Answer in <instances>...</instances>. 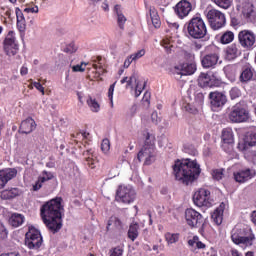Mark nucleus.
<instances>
[{"label":"nucleus","mask_w":256,"mask_h":256,"mask_svg":"<svg viewBox=\"0 0 256 256\" xmlns=\"http://www.w3.org/2000/svg\"><path fill=\"white\" fill-rule=\"evenodd\" d=\"M63 198L56 197L46 202L40 209V215L47 229L52 233H57L63 227L61 211H63Z\"/></svg>","instance_id":"nucleus-1"},{"label":"nucleus","mask_w":256,"mask_h":256,"mask_svg":"<svg viewBox=\"0 0 256 256\" xmlns=\"http://www.w3.org/2000/svg\"><path fill=\"white\" fill-rule=\"evenodd\" d=\"M173 174L176 181L183 185H192L201 175V165L197 163V160H177L173 165Z\"/></svg>","instance_id":"nucleus-2"},{"label":"nucleus","mask_w":256,"mask_h":256,"mask_svg":"<svg viewBox=\"0 0 256 256\" xmlns=\"http://www.w3.org/2000/svg\"><path fill=\"white\" fill-rule=\"evenodd\" d=\"M145 143L138 152V161H144V165H151L155 161L157 153L155 152V135L145 132Z\"/></svg>","instance_id":"nucleus-3"},{"label":"nucleus","mask_w":256,"mask_h":256,"mask_svg":"<svg viewBox=\"0 0 256 256\" xmlns=\"http://www.w3.org/2000/svg\"><path fill=\"white\" fill-rule=\"evenodd\" d=\"M187 31L193 39H203L207 36V26L201 17L192 18L188 23Z\"/></svg>","instance_id":"nucleus-4"},{"label":"nucleus","mask_w":256,"mask_h":256,"mask_svg":"<svg viewBox=\"0 0 256 256\" xmlns=\"http://www.w3.org/2000/svg\"><path fill=\"white\" fill-rule=\"evenodd\" d=\"M231 239L235 245H244V247H251L255 241V234L251 229H236L231 235Z\"/></svg>","instance_id":"nucleus-5"},{"label":"nucleus","mask_w":256,"mask_h":256,"mask_svg":"<svg viewBox=\"0 0 256 256\" xmlns=\"http://www.w3.org/2000/svg\"><path fill=\"white\" fill-rule=\"evenodd\" d=\"M206 17L213 31H219V29H223V27H225L227 24V18H225V14L217 9L209 10L206 14Z\"/></svg>","instance_id":"nucleus-6"},{"label":"nucleus","mask_w":256,"mask_h":256,"mask_svg":"<svg viewBox=\"0 0 256 256\" xmlns=\"http://www.w3.org/2000/svg\"><path fill=\"white\" fill-rule=\"evenodd\" d=\"M137 198V193L135 192V189L131 186H125L121 185L117 189L116 192V201H119L120 203H125L126 205H129L135 201Z\"/></svg>","instance_id":"nucleus-7"},{"label":"nucleus","mask_w":256,"mask_h":256,"mask_svg":"<svg viewBox=\"0 0 256 256\" xmlns=\"http://www.w3.org/2000/svg\"><path fill=\"white\" fill-rule=\"evenodd\" d=\"M229 120L232 123H247L249 121V111L241 104H236L229 113Z\"/></svg>","instance_id":"nucleus-8"},{"label":"nucleus","mask_w":256,"mask_h":256,"mask_svg":"<svg viewBox=\"0 0 256 256\" xmlns=\"http://www.w3.org/2000/svg\"><path fill=\"white\" fill-rule=\"evenodd\" d=\"M25 245L28 246V249H39L43 245L41 232L35 228H30L26 233Z\"/></svg>","instance_id":"nucleus-9"},{"label":"nucleus","mask_w":256,"mask_h":256,"mask_svg":"<svg viewBox=\"0 0 256 256\" xmlns=\"http://www.w3.org/2000/svg\"><path fill=\"white\" fill-rule=\"evenodd\" d=\"M238 41L243 49H246V51H251V49L255 47V33L249 30H242L238 33Z\"/></svg>","instance_id":"nucleus-10"},{"label":"nucleus","mask_w":256,"mask_h":256,"mask_svg":"<svg viewBox=\"0 0 256 256\" xmlns=\"http://www.w3.org/2000/svg\"><path fill=\"white\" fill-rule=\"evenodd\" d=\"M185 219H186L187 225H189V227H191L192 229L203 227V223H204L203 215H201V213L197 212V210L193 208L186 209Z\"/></svg>","instance_id":"nucleus-11"},{"label":"nucleus","mask_w":256,"mask_h":256,"mask_svg":"<svg viewBox=\"0 0 256 256\" xmlns=\"http://www.w3.org/2000/svg\"><path fill=\"white\" fill-rule=\"evenodd\" d=\"M4 51L9 57L17 55L19 44L15 41V32L9 31L3 42Z\"/></svg>","instance_id":"nucleus-12"},{"label":"nucleus","mask_w":256,"mask_h":256,"mask_svg":"<svg viewBox=\"0 0 256 256\" xmlns=\"http://www.w3.org/2000/svg\"><path fill=\"white\" fill-rule=\"evenodd\" d=\"M210 105L213 111L221 109L227 103V96L223 92H211L209 94Z\"/></svg>","instance_id":"nucleus-13"},{"label":"nucleus","mask_w":256,"mask_h":256,"mask_svg":"<svg viewBox=\"0 0 256 256\" xmlns=\"http://www.w3.org/2000/svg\"><path fill=\"white\" fill-rule=\"evenodd\" d=\"M193 10V5L187 0H181L174 7V12L179 19H185L189 13Z\"/></svg>","instance_id":"nucleus-14"},{"label":"nucleus","mask_w":256,"mask_h":256,"mask_svg":"<svg viewBox=\"0 0 256 256\" xmlns=\"http://www.w3.org/2000/svg\"><path fill=\"white\" fill-rule=\"evenodd\" d=\"M209 195L211 192L206 189H200L193 196V201L197 207H209L211 202H209Z\"/></svg>","instance_id":"nucleus-15"},{"label":"nucleus","mask_w":256,"mask_h":256,"mask_svg":"<svg viewBox=\"0 0 256 256\" xmlns=\"http://www.w3.org/2000/svg\"><path fill=\"white\" fill-rule=\"evenodd\" d=\"M15 177H17V169L15 168L0 170V189L5 188L7 183H9L11 179H15Z\"/></svg>","instance_id":"nucleus-16"},{"label":"nucleus","mask_w":256,"mask_h":256,"mask_svg":"<svg viewBox=\"0 0 256 256\" xmlns=\"http://www.w3.org/2000/svg\"><path fill=\"white\" fill-rule=\"evenodd\" d=\"M198 85L202 89H207V87H217L219 85V80L212 78L208 73H200L198 77Z\"/></svg>","instance_id":"nucleus-17"},{"label":"nucleus","mask_w":256,"mask_h":256,"mask_svg":"<svg viewBox=\"0 0 256 256\" xmlns=\"http://www.w3.org/2000/svg\"><path fill=\"white\" fill-rule=\"evenodd\" d=\"M255 175H256L255 169L247 168L234 174V179L235 181H237V183H245L246 181H249V179H253Z\"/></svg>","instance_id":"nucleus-18"},{"label":"nucleus","mask_w":256,"mask_h":256,"mask_svg":"<svg viewBox=\"0 0 256 256\" xmlns=\"http://www.w3.org/2000/svg\"><path fill=\"white\" fill-rule=\"evenodd\" d=\"M37 129V123L33 118H27L21 122L18 132L24 135H29V133H33Z\"/></svg>","instance_id":"nucleus-19"},{"label":"nucleus","mask_w":256,"mask_h":256,"mask_svg":"<svg viewBox=\"0 0 256 256\" xmlns=\"http://www.w3.org/2000/svg\"><path fill=\"white\" fill-rule=\"evenodd\" d=\"M242 13L251 23L256 20L255 10H253V4L251 2L245 1L242 3Z\"/></svg>","instance_id":"nucleus-20"},{"label":"nucleus","mask_w":256,"mask_h":256,"mask_svg":"<svg viewBox=\"0 0 256 256\" xmlns=\"http://www.w3.org/2000/svg\"><path fill=\"white\" fill-rule=\"evenodd\" d=\"M219 61V55L216 53L205 55L202 60V67L204 69H211V67H215Z\"/></svg>","instance_id":"nucleus-21"},{"label":"nucleus","mask_w":256,"mask_h":256,"mask_svg":"<svg viewBox=\"0 0 256 256\" xmlns=\"http://www.w3.org/2000/svg\"><path fill=\"white\" fill-rule=\"evenodd\" d=\"M241 55V51L239 50V46L237 44H231L226 49V59L228 61H233V59H237Z\"/></svg>","instance_id":"nucleus-22"},{"label":"nucleus","mask_w":256,"mask_h":256,"mask_svg":"<svg viewBox=\"0 0 256 256\" xmlns=\"http://www.w3.org/2000/svg\"><path fill=\"white\" fill-rule=\"evenodd\" d=\"M114 13L117 15V23L120 29H125V23H127V18L123 15L121 11V5L117 4L114 7Z\"/></svg>","instance_id":"nucleus-23"},{"label":"nucleus","mask_w":256,"mask_h":256,"mask_svg":"<svg viewBox=\"0 0 256 256\" xmlns=\"http://www.w3.org/2000/svg\"><path fill=\"white\" fill-rule=\"evenodd\" d=\"M225 209V204L221 203L220 206L213 212L212 219L217 225L223 223V211Z\"/></svg>","instance_id":"nucleus-24"},{"label":"nucleus","mask_w":256,"mask_h":256,"mask_svg":"<svg viewBox=\"0 0 256 256\" xmlns=\"http://www.w3.org/2000/svg\"><path fill=\"white\" fill-rule=\"evenodd\" d=\"M9 223L12 227H21L25 223V216L19 213H13L9 218Z\"/></svg>","instance_id":"nucleus-25"},{"label":"nucleus","mask_w":256,"mask_h":256,"mask_svg":"<svg viewBox=\"0 0 256 256\" xmlns=\"http://www.w3.org/2000/svg\"><path fill=\"white\" fill-rule=\"evenodd\" d=\"M21 195V190L19 188H11L10 190H4L1 192V199H15Z\"/></svg>","instance_id":"nucleus-26"},{"label":"nucleus","mask_w":256,"mask_h":256,"mask_svg":"<svg viewBox=\"0 0 256 256\" xmlns=\"http://www.w3.org/2000/svg\"><path fill=\"white\" fill-rule=\"evenodd\" d=\"M16 17H17V27L19 31L23 32L27 28V23L25 21V16L23 15V12L16 8Z\"/></svg>","instance_id":"nucleus-27"},{"label":"nucleus","mask_w":256,"mask_h":256,"mask_svg":"<svg viewBox=\"0 0 256 256\" xmlns=\"http://www.w3.org/2000/svg\"><path fill=\"white\" fill-rule=\"evenodd\" d=\"M182 75H193L197 71V64L195 63H183L181 65Z\"/></svg>","instance_id":"nucleus-28"},{"label":"nucleus","mask_w":256,"mask_h":256,"mask_svg":"<svg viewBox=\"0 0 256 256\" xmlns=\"http://www.w3.org/2000/svg\"><path fill=\"white\" fill-rule=\"evenodd\" d=\"M222 141L224 145H231L233 143V130L231 128L223 129Z\"/></svg>","instance_id":"nucleus-29"},{"label":"nucleus","mask_w":256,"mask_h":256,"mask_svg":"<svg viewBox=\"0 0 256 256\" xmlns=\"http://www.w3.org/2000/svg\"><path fill=\"white\" fill-rule=\"evenodd\" d=\"M128 237L131 239V241H135V239L139 237V224L133 223L130 225Z\"/></svg>","instance_id":"nucleus-30"},{"label":"nucleus","mask_w":256,"mask_h":256,"mask_svg":"<svg viewBox=\"0 0 256 256\" xmlns=\"http://www.w3.org/2000/svg\"><path fill=\"white\" fill-rule=\"evenodd\" d=\"M251 79H253V69L245 68L240 75L241 83H247L251 81Z\"/></svg>","instance_id":"nucleus-31"},{"label":"nucleus","mask_w":256,"mask_h":256,"mask_svg":"<svg viewBox=\"0 0 256 256\" xmlns=\"http://www.w3.org/2000/svg\"><path fill=\"white\" fill-rule=\"evenodd\" d=\"M235 39V34L232 31H226L220 37V43L222 45H229Z\"/></svg>","instance_id":"nucleus-32"},{"label":"nucleus","mask_w":256,"mask_h":256,"mask_svg":"<svg viewBox=\"0 0 256 256\" xmlns=\"http://www.w3.org/2000/svg\"><path fill=\"white\" fill-rule=\"evenodd\" d=\"M111 225H114V227H116V229H122V227H123V223L116 216H111L110 219L108 220V224L106 227L107 231H109V227H111Z\"/></svg>","instance_id":"nucleus-33"},{"label":"nucleus","mask_w":256,"mask_h":256,"mask_svg":"<svg viewBox=\"0 0 256 256\" xmlns=\"http://www.w3.org/2000/svg\"><path fill=\"white\" fill-rule=\"evenodd\" d=\"M87 105L90 107L93 113H99V110L101 109L99 102H97V100L93 99L92 97H89V99L87 100Z\"/></svg>","instance_id":"nucleus-34"},{"label":"nucleus","mask_w":256,"mask_h":256,"mask_svg":"<svg viewBox=\"0 0 256 256\" xmlns=\"http://www.w3.org/2000/svg\"><path fill=\"white\" fill-rule=\"evenodd\" d=\"M245 147H247V145L249 147H255L256 145V132H251L246 136L245 139Z\"/></svg>","instance_id":"nucleus-35"},{"label":"nucleus","mask_w":256,"mask_h":256,"mask_svg":"<svg viewBox=\"0 0 256 256\" xmlns=\"http://www.w3.org/2000/svg\"><path fill=\"white\" fill-rule=\"evenodd\" d=\"M150 17H151L152 24L156 29L161 27V20H159V15H157V12L150 9Z\"/></svg>","instance_id":"nucleus-36"},{"label":"nucleus","mask_w":256,"mask_h":256,"mask_svg":"<svg viewBox=\"0 0 256 256\" xmlns=\"http://www.w3.org/2000/svg\"><path fill=\"white\" fill-rule=\"evenodd\" d=\"M165 240L169 245H173V243H177V241H179V234H173L168 232L165 234Z\"/></svg>","instance_id":"nucleus-37"},{"label":"nucleus","mask_w":256,"mask_h":256,"mask_svg":"<svg viewBox=\"0 0 256 256\" xmlns=\"http://www.w3.org/2000/svg\"><path fill=\"white\" fill-rule=\"evenodd\" d=\"M215 5L220 7L221 9H229L231 7L232 0H213Z\"/></svg>","instance_id":"nucleus-38"},{"label":"nucleus","mask_w":256,"mask_h":256,"mask_svg":"<svg viewBox=\"0 0 256 256\" xmlns=\"http://www.w3.org/2000/svg\"><path fill=\"white\" fill-rule=\"evenodd\" d=\"M225 174L223 173V169H215L212 171V177L215 181H221Z\"/></svg>","instance_id":"nucleus-39"},{"label":"nucleus","mask_w":256,"mask_h":256,"mask_svg":"<svg viewBox=\"0 0 256 256\" xmlns=\"http://www.w3.org/2000/svg\"><path fill=\"white\" fill-rule=\"evenodd\" d=\"M123 251L124 249L122 246H117L110 250V256H123Z\"/></svg>","instance_id":"nucleus-40"},{"label":"nucleus","mask_w":256,"mask_h":256,"mask_svg":"<svg viewBox=\"0 0 256 256\" xmlns=\"http://www.w3.org/2000/svg\"><path fill=\"white\" fill-rule=\"evenodd\" d=\"M142 104L144 107L149 108V105H151V93L145 92L143 98H142Z\"/></svg>","instance_id":"nucleus-41"},{"label":"nucleus","mask_w":256,"mask_h":256,"mask_svg":"<svg viewBox=\"0 0 256 256\" xmlns=\"http://www.w3.org/2000/svg\"><path fill=\"white\" fill-rule=\"evenodd\" d=\"M101 149L103 153H107V151L111 149V142L109 141V139L106 138L102 140Z\"/></svg>","instance_id":"nucleus-42"},{"label":"nucleus","mask_w":256,"mask_h":256,"mask_svg":"<svg viewBox=\"0 0 256 256\" xmlns=\"http://www.w3.org/2000/svg\"><path fill=\"white\" fill-rule=\"evenodd\" d=\"M230 97H231V99H237V98L241 97V90L237 87H233L230 90Z\"/></svg>","instance_id":"nucleus-43"},{"label":"nucleus","mask_w":256,"mask_h":256,"mask_svg":"<svg viewBox=\"0 0 256 256\" xmlns=\"http://www.w3.org/2000/svg\"><path fill=\"white\" fill-rule=\"evenodd\" d=\"M161 45L164 47V49H166L167 53H171L173 45H171V42L168 39L162 40Z\"/></svg>","instance_id":"nucleus-44"},{"label":"nucleus","mask_w":256,"mask_h":256,"mask_svg":"<svg viewBox=\"0 0 256 256\" xmlns=\"http://www.w3.org/2000/svg\"><path fill=\"white\" fill-rule=\"evenodd\" d=\"M75 51H77V48L75 47L74 43H70L68 45H66V47L64 48V53H75Z\"/></svg>","instance_id":"nucleus-45"},{"label":"nucleus","mask_w":256,"mask_h":256,"mask_svg":"<svg viewBox=\"0 0 256 256\" xmlns=\"http://www.w3.org/2000/svg\"><path fill=\"white\" fill-rule=\"evenodd\" d=\"M144 55H145V49H141L136 53L131 54V57L132 59H134V61H137V59H141V57H144Z\"/></svg>","instance_id":"nucleus-46"},{"label":"nucleus","mask_w":256,"mask_h":256,"mask_svg":"<svg viewBox=\"0 0 256 256\" xmlns=\"http://www.w3.org/2000/svg\"><path fill=\"white\" fill-rule=\"evenodd\" d=\"M133 81H134V83H139V82H137V75H135V74H133L130 78H129V80H127V85H126V88H128V87H130L131 89H133Z\"/></svg>","instance_id":"nucleus-47"},{"label":"nucleus","mask_w":256,"mask_h":256,"mask_svg":"<svg viewBox=\"0 0 256 256\" xmlns=\"http://www.w3.org/2000/svg\"><path fill=\"white\" fill-rule=\"evenodd\" d=\"M84 65V67H83ZM87 66V64L85 63H81V65H75L72 67V70L74 71V73L80 72L83 73V71H85V67Z\"/></svg>","instance_id":"nucleus-48"},{"label":"nucleus","mask_w":256,"mask_h":256,"mask_svg":"<svg viewBox=\"0 0 256 256\" xmlns=\"http://www.w3.org/2000/svg\"><path fill=\"white\" fill-rule=\"evenodd\" d=\"M151 119L154 125H159V123L161 122V118L159 117V114L156 111L152 113Z\"/></svg>","instance_id":"nucleus-49"},{"label":"nucleus","mask_w":256,"mask_h":256,"mask_svg":"<svg viewBox=\"0 0 256 256\" xmlns=\"http://www.w3.org/2000/svg\"><path fill=\"white\" fill-rule=\"evenodd\" d=\"M32 85H33V87H35V89L40 91V93H42V95H45V88L43 87V85H41L40 82H32Z\"/></svg>","instance_id":"nucleus-50"},{"label":"nucleus","mask_w":256,"mask_h":256,"mask_svg":"<svg viewBox=\"0 0 256 256\" xmlns=\"http://www.w3.org/2000/svg\"><path fill=\"white\" fill-rule=\"evenodd\" d=\"M117 82H114L112 85H110L109 90H108V97L111 101V103H113V92L115 91V85Z\"/></svg>","instance_id":"nucleus-51"},{"label":"nucleus","mask_w":256,"mask_h":256,"mask_svg":"<svg viewBox=\"0 0 256 256\" xmlns=\"http://www.w3.org/2000/svg\"><path fill=\"white\" fill-rule=\"evenodd\" d=\"M133 61H135L134 59H133V57L130 55V56H128L126 59H125V61H124V68L125 69H129V67H130V65L133 63Z\"/></svg>","instance_id":"nucleus-52"},{"label":"nucleus","mask_w":256,"mask_h":256,"mask_svg":"<svg viewBox=\"0 0 256 256\" xmlns=\"http://www.w3.org/2000/svg\"><path fill=\"white\" fill-rule=\"evenodd\" d=\"M24 13H39V7H27L24 9Z\"/></svg>","instance_id":"nucleus-53"},{"label":"nucleus","mask_w":256,"mask_h":256,"mask_svg":"<svg viewBox=\"0 0 256 256\" xmlns=\"http://www.w3.org/2000/svg\"><path fill=\"white\" fill-rule=\"evenodd\" d=\"M7 235H9V232L7 231V228L2 226L0 228V237H1V239H7Z\"/></svg>","instance_id":"nucleus-54"},{"label":"nucleus","mask_w":256,"mask_h":256,"mask_svg":"<svg viewBox=\"0 0 256 256\" xmlns=\"http://www.w3.org/2000/svg\"><path fill=\"white\" fill-rule=\"evenodd\" d=\"M137 113V105H133L129 112H128V117L132 118V117H135V114Z\"/></svg>","instance_id":"nucleus-55"},{"label":"nucleus","mask_w":256,"mask_h":256,"mask_svg":"<svg viewBox=\"0 0 256 256\" xmlns=\"http://www.w3.org/2000/svg\"><path fill=\"white\" fill-rule=\"evenodd\" d=\"M93 67H94V69H96L98 75H103L104 73H107V71L105 69H103V67H101L97 64H94Z\"/></svg>","instance_id":"nucleus-56"},{"label":"nucleus","mask_w":256,"mask_h":256,"mask_svg":"<svg viewBox=\"0 0 256 256\" xmlns=\"http://www.w3.org/2000/svg\"><path fill=\"white\" fill-rule=\"evenodd\" d=\"M86 161H87V165L90 166L91 169H95V160H93V158L88 156L86 158Z\"/></svg>","instance_id":"nucleus-57"},{"label":"nucleus","mask_w":256,"mask_h":256,"mask_svg":"<svg viewBox=\"0 0 256 256\" xmlns=\"http://www.w3.org/2000/svg\"><path fill=\"white\" fill-rule=\"evenodd\" d=\"M197 241H199V237L194 236L193 239L188 241V245L190 247H195V245H197Z\"/></svg>","instance_id":"nucleus-58"},{"label":"nucleus","mask_w":256,"mask_h":256,"mask_svg":"<svg viewBox=\"0 0 256 256\" xmlns=\"http://www.w3.org/2000/svg\"><path fill=\"white\" fill-rule=\"evenodd\" d=\"M42 175H44L45 177H46V179H48V181H51V179H53V173H51V172H47V171H43L42 172Z\"/></svg>","instance_id":"nucleus-59"},{"label":"nucleus","mask_w":256,"mask_h":256,"mask_svg":"<svg viewBox=\"0 0 256 256\" xmlns=\"http://www.w3.org/2000/svg\"><path fill=\"white\" fill-rule=\"evenodd\" d=\"M41 187H43V184L41 182H39V180L35 183V185L33 186L34 191H39V189H41Z\"/></svg>","instance_id":"nucleus-60"},{"label":"nucleus","mask_w":256,"mask_h":256,"mask_svg":"<svg viewBox=\"0 0 256 256\" xmlns=\"http://www.w3.org/2000/svg\"><path fill=\"white\" fill-rule=\"evenodd\" d=\"M186 111L189 113H197V109L191 108V104L186 105Z\"/></svg>","instance_id":"nucleus-61"},{"label":"nucleus","mask_w":256,"mask_h":256,"mask_svg":"<svg viewBox=\"0 0 256 256\" xmlns=\"http://www.w3.org/2000/svg\"><path fill=\"white\" fill-rule=\"evenodd\" d=\"M0 256H21V254H19V252H10L1 254Z\"/></svg>","instance_id":"nucleus-62"},{"label":"nucleus","mask_w":256,"mask_h":256,"mask_svg":"<svg viewBox=\"0 0 256 256\" xmlns=\"http://www.w3.org/2000/svg\"><path fill=\"white\" fill-rule=\"evenodd\" d=\"M197 249H205V244L199 240L196 242Z\"/></svg>","instance_id":"nucleus-63"},{"label":"nucleus","mask_w":256,"mask_h":256,"mask_svg":"<svg viewBox=\"0 0 256 256\" xmlns=\"http://www.w3.org/2000/svg\"><path fill=\"white\" fill-rule=\"evenodd\" d=\"M252 222L256 224V211H253L251 214Z\"/></svg>","instance_id":"nucleus-64"}]
</instances>
